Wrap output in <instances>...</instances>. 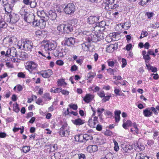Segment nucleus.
Returning a JSON list of instances; mask_svg holds the SVG:
<instances>
[{"label": "nucleus", "instance_id": "58836bf2", "mask_svg": "<svg viewBox=\"0 0 159 159\" xmlns=\"http://www.w3.org/2000/svg\"><path fill=\"white\" fill-rule=\"evenodd\" d=\"M88 149H91L93 152H95L98 150V147L96 145H90L88 147Z\"/></svg>", "mask_w": 159, "mask_h": 159}, {"label": "nucleus", "instance_id": "4d7b16f0", "mask_svg": "<svg viewBox=\"0 0 159 159\" xmlns=\"http://www.w3.org/2000/svg\"><path fill=\"white\" fill-rule=\"evenodd\" d=\"M98 95L101 98H104L105 96V94L103 91H101L98 93Z\"/></svg>", "mask_w": 159, "mask_h": 159}, {"label": "nucleus", "instance_id": "774afa93", "mask_svg": "<svg viewBox=\"0 0 159 159\" xmlns=\"http://www.w3.org/2000/svg\"><path fill=\"white\" fill-rule=\"evenodd\" d=\"M61 93L64 95H69V92L65 90L64 89H61Z\"/></svg>", "mask_w": 159, "mask_h": 159}, {"label": "nucleus", "instance_id": "bb28decb", "mask_svg": "<svg viewBox=\"0 0 159 159\" xmlns=\"http://www.w3.org/2000/svg\"><path fill=\"white\" fill-rule=\"evenodd\" d=\"M121 112V111L120 110H116L115 111V118L116 121L117 122H118L120 120V115Z\"/></svg>", "mask_w": 159, "mask_h": 159}, {"label": "nucleus", "instance_id": "1a4fd4ad", "mask_svg": "<svg viewBox=\"0 0 159 159\" xmlns=\"http://www.w3.org/2000/svg\"><path fill=\"white\" fill-rule=\"evenodd\" d=\"M37 15L41 19H44V21L48 20V15L43 10H38L37 11Z\"/></svg>", "mask_w": 159, "mask_h": 159}, {"label": "nucleus", "instance_id": "4be33fe9", "mask_svg": "<svg viewBox=\"0 0 159 159\" xmlns=\"http://www.w3.org/2000/svg\"><path fill=\"white\" fill-rule=\"evenodd\" d=\"M105 157L102 158L103 159H113V154L110 152L107 153L106 151L104 152Z\"/></svg>", "mask_w": 159, "mask_h": 159}, {"label": "nucleus", "instance_id": "680f3d73", "mask_svg": "<svg viewBox=\"0 0 159 159\" xmlns=\"http://www.w3.org/2000/svg\"><path fill=\"white\" fill-rule=\"evenodd\" d=\"M20 57L22 58H26L27 57V54L25 52H21Z\"/></svg>", "mask_w": 159, "mask_h": 159}, {"label": "nucleus", "instance_id": "0e129e2a", "mask_svg": "<svg viewBox=\"0 0 159 159\" xmlns=\"http://www.w3.org/2000/svg\"><path fill=\"white\" fill-rule=\"evenodd\" d=\"M128 24H127V22H125L124 23L122 24V25L121 26L122 28L123 29H125V26L126 27L129 28L130 26L129 25V22H128Z\"/></svg>", "mask_w": 159, "mask_h": 159}, {"label": "nucleus", "instance_id": "69168bd1", "mask_svg": "<svg viewBox=\"0 0 159 159\" xmlns=\"http://www.w3.org/2000/svg\"><path fill=\"white\" fill-rule=\"evenodd\" d=\"M121 62L122 63L121 67L122 68H124L126 66L127 64L126 60L124 58H122V59Z\"/></svg>", "mask_w": 159, "mask_h": 159}, {"label": "nucleus", "instance_id": "4468645a", "mask_svg": "<svg viewBox=\"0 0 159 159\" xmlns=\"http://www.w3.org/2000/svg\"><path fill=\"white\" fill-rule=\"evenodd\" d=\"M52 74V72L51 70L48 69L44 71L41 75L44 78H48Z\"/></svg>", "mask_w": 159, "mask_h": 159}, {"label": "nucleus", "instance_id": "20e7f679", "mask_svg": "<svg viewBox=\"0 0 159 159\" xmlns=\"http://www.w3.org/2000/svg\"><path fill=\"white\" fill-rule=\"evenodd\" d=\"M17 42V38L15 36L7 37L3 40V43L8 46H10L13 44L16 43Z\"/></svg>", "mask_w": 159, "mask_h": 159}, {"label": "nucleus", "instance_id": "9b49d317", "mask_svg": "<svg viewBox=\"0 0 159 159\" xmlns=\"http://www.w3.org/2000/svg\"><path fill=\"white\" fill-rule=\"evenodd\" d=\"M117 44H111L109 45H107L106 48V51L107 52L111 53L113 52L117 48Z\"/></svg>", "mask_w": 159, "mask_h": 159}, {"label": "nucleus", "instance_id": "603ef678", "mask_svg": "<svg viewBox=\"0 0 159 159\" xmlns=\"http://www.w3.org/2000/svg\"><path fill=\"white\" fill-rule=\"evenodd\" d=\"M148 35V33L145 31H143L141 34V36H140V38L142 39L145 37L147 36Z\"/></svg>", "mask_w": 159, "mask_h": 159}, {"label": "nucleus", "instance_id": "09e8293b", "mask_svg": "<svg viewBox=\"0 0 159 159\" xmlns=\"http://www.w3.org/2000/svg\"><path fill=\"white\" fill-rule=\"evenodd\" d=\"M100 26L101 28H104L105 29L104 27L106 25V22L104 21H102L99 23H97Z\"/></svg>", "mask_w": 159, "mask_h": 159}, {"label": "nucleus", "instance_id": "e433bc0d", "mask_svg": "<svg viewBox=\"0 0 159 159\" xmlns=\"http://www.w3.org/2000/svg\"><path fill=\"white\" fill-rule=\"evenodd\" d=\"M104 109L103 108H98L97 110L98 116L100 118H102V112L104 111Z\"/></svg>", "mask_w": 159, "mask_h": 159}, {"label": "nucleus", "instance_id": "a18cd8bd", "mask_svg": "<svg viewBox=\"0 0 159 159\" xmlns=\"http://www.w3.org/2000/svg\"><path fill=\"white\" fill-rule=\"evenodd\" d=\"M96 76V73L91 72H89L87 76V80L90 78H93Z\"/></svg>", "mask_w": 159, "mask_h": 159}, {"label": "nucleus", "instance_id": "a211bd4d", "mask_svg": "<svg viewBox=\"0 0 159 159\" xmlns=\"http://www.w3.org/2000/svg\"><path fill=\"white\" fill-rule=\"evenodd\" d=\"M72 122L76 126L80 125L84 123V120L81 119L80 118L72 120Z\"/></svg>", "mask_w": 159, "mask_h": 159}, {"label": "nucleus", "instance_id": "052dcab7", "mask_svg": "<svg viewBox=\"0 0 159 159\" xmlns=\"http://www.w3.org/2000/svg\"><path fill=\"white\" fill-rule=\"evenodd\" d=\"M66 83H65L64 81L63 80H60L58 82V85L59 86H62L64 85H66Z\"/></svg>", "mask_w": 159, "mask_h": 159}, {"label": "nucleus", "instance_id": "39448f33", "mask_svg": "<svg viewBox=\"0 0 159 159\" xmlns=\"http://www.w3.org/2000/svg\"><path fill=\"white\" fill-rule=\"evenodd\" d=\"M70 130L66 123H64L62 125L59 131L60 135L61 137L68 136L69 135Z\"/></svg>", "mask_w": 159, "mask_h": 159}, {"label": "nucleus", "instance_id": "cd10ccee", "mask_svg": "<svg viewBox=\"0 0 159 159\" xmlns=\"http://www.w3.org/2000/svg\"><path fill=\"white\" fill-rule=\"evenodd\" d=\"M19 13L23 17L26 15H27L28 12L26 11L25 6L22 7Z\"/></svg>", "mask_w": 159, "mask_h": 159}, {"label": "nucleus", "instance_id": "f704fd0d", "mask_svg": "<svg viewBox=\"0 0 159 159\" xmlns=\"http://www.w3.org/2000/svg\"><path fill=\"white\" fill-rule=\"evenodd\" d=\"M47 21H44V19H41L40 20L39 25V27L40 28L43 29L45 27L46 22Z\"/></svg>", "mask_w": 159, "mask_h": 159}, {"label": "nucleus", "instance_id": "c85d7f7f", "mask_svg": "<svg viewBox=\"0 0 159 159\" xmlns=\"http://www.w3.org/2000/svg\"><path fill=\"white\" fill-rule=\"evenodd\" d=\"M89 42H86L81 44L82 48L85 51H88L89 50L90 45L89 44Z\"/></svg>", "mask_w": 159, "mask_h": 159}, {"label": "nucleus", "instance_id": "e2e57ef3", "mask_svg": "<svg viewBox=\"0 0 159 159\" xmlns=\"http://www.w3.org/2000/svg\"><path fill=\"white\" fill-rule=\"evenodd\" d=\"M8 3L7 0H0V4L4 6Z\"/></svg>", "mask_w": 159, "mask_h": 159}, {"label": "nucleus", "instance_id": "c756f323", "mask_svg": "<svg viewBox=\"0 0 159 159\" xmlns=\"http://www.w3.org/2000/svg\"><path fill=\"white\" fill-rule=\"evenodd\" d=\"M132 125V122L129 120H127L126 122H124L123 127L125 129H127V127L131 126Z\"/></svg>", "mask_w": 159, "mask_h": 159}, {"label": "nucleus", "instance_id": "a19ab883", "mask_svg": "<svg viewBox=\"0 0 159 159\" xmlns=\"http://www.w3.org/2000/svg\"><path fill=\"white\" fill-rule=\"evenodd\" d=\"M84 140L87 141L89 140H92L93 139V137L87 134H84Z\"/></svg>", "mask_w": 159, "mask_h": 159}, {"label": "nucleus", "instance_id": "de8ad7c7", "mask_svg": "<svg viewBox=\"0 0 159 159\" xmlns=\"http://www.w3.org/2000/svg\"><path fill=\"white\" fill-rule=\"evenodd\" d=\"M57 149V144H54L51 145L50 147V151L51 152L54 151Z\"/></svg>", "mask_w": 159, "mask_h": 159}, {"label": "nucleus", "instance_id": "dca6fc26", "mask_svg": "<svg viewBox=\"0 0 159 159\" xmlns=\"http://www.w3.org/2000/svg\"><path fill=\"white\" fill-rule=\"evenodd\" d=\"M64 33H69L73 30L72 25L70 24H64Z\"/></svg>", "mask_w": 159, "mask_h": 159}, {"label": "nucleus", "instance_id": "864d4df0", "mask_svg": "<svg viewBox=\"0 0 159 159\" xmlns=\"http://www.w3.org/2000/svg\"><path fill=\"white\" fill-rule=\"evenodd\" d=\"M151 0H141V2L140 3L141 5L143 6L149 2H151Z\"/></svg>", "mask_w": 159, "mask_h": 159}, {"label": "nucleus", "instance_id": "0eeeda50", "mask_svg": "<svg viewBox=\"0 0 159 159\" xmlns=\"http://www.w3.org/2000/svg\"><path fill=\"white\" fill-rule=\"evenodd\" d=\"M8 17V18L10 19V20H8V21L12 23H16L19 19V15L14 13L10 14Z\"/></svg>", "mask_w": 159, "mask_h": 159}, {"label": "nucleus", "instance_id": "c03bdc74", "mask_svg": "<svg viewBox=\"0 0 159 159\" xmlns=\"http://www.w3.org/2000/svg\"><path fill=\"white\" fill-rule=\"evenodd\" d=\"M144 155V154L142 153H137L136 155V159H143Z\"/></svg>", "mask_w": 159, "mask_h": 159}, {"label": "nucleus", "instance_id": "6e6552de", "mask_svg": "<svg viewBox=\"0 0 159 159\" xmlns=\"http://www.w3.org/2000/svg\"><path fill=\"white\" fill-rule=\"evenodd\" d=\"M43 46H44V49L45 51H50L54 50L56 45L51 42H47Z\"/></svg>", "mask_w": 159, "mask_h": 159}, {"label": "nucleus", "instance_id": "8fccbe9b", "mask_svg": "<svg viewBox=\"0 0 159 159\" xmlns=\"http://www.w3.org/2000/svg\"><path fill=\"white\" fill-rule=\"evenodd\" d=\"M43 98L45 99V100H50L51 99V97H50V94L48 93H46L44 95Z\"/></svg>", "mask_w": 159, "mask_h": 159}, {"label": "nucleus", "instance_id": "4c0bfd02", "mask_svg": "<svg viewBox=\"0 0 159 159\" xmlns=\"http://www.w3.org/2000/svg\"><path fill=\"white\" fill-rule=\"evenodd\" d=\"M53 54L54 56L56 57H61L63 56L62 53L59 52V51L55 50L54 51Z\"/></svg>", "mask_w": 159, "mask_h": 159}, {"label": "nucleus", "instance_id": "2eb2a0df", "mask_svg": "<svg viewBox=\"0 0 159 159\" xmlns=\"http://www.w3.org/2000/svg\"><path fill=\"white\" fill-rule=\"evenodd\" d=\"M99 17L90 16L88 18V21L90 24H93L99 20Z\"/></svg>", "mask_w": 159, "mask_h": 159}, {"label": "nucleus", "instance_id": "338daca9", "mask_svg": "<svg viewBox=\"0 0 159 159\" xmlns=\"http://www.w3.org/2000/svg\"><path fill=\"white\" fill-rule=\"evenodd\" d=\"M107 62L108 63V65L111 67H113L115 63V62L113 61H107Z\"/></svg>", "mask_w": 159, "mask_h": 159}, {"label": "nucleus", "instance_id": "6e6d98bb", "mask_svg": "<svg viewBox=\"0 0 159 159\" xmlns=\"http://www.w3.org/2000/svg\"><path fill=\"white\" fill-rule=\"evenodd\" d=\"M69 106L70 108L73 109L74 110H76L77 109V105L71 104L69 105Z\"/></svg>", "mask_w": 159, "mask_h": 159}, {"label": "nucleus", "instance_id": "aec40b11", "mask_svg": "<svg viewBox=\"0 0 159 159\" xmlns=\"http://www.w3.org/2000/svg\"><path fill=\"white\" fill-rule=\"evenodd\" d=\"M93 98V95L90 94H87L84 97V100L86 102L89 103L92 101Z\"/></svg>", "mask_w": 159, "mask_h": 159}, {"label": "nucleus", "instance_id": "a878e982", "mask_svg": "<svg viewBox=\"0 0 159 159\" xmlns=\"http://www.w3.org/2000/svg\"><path fill=\"white\" fill-rule=\"evenodd\" d=\"M75 139L76 141L83 142L84 140V135L78 134L75 136Z\"/></svg>", "mask_w": 159, "mask_h": 159}, {"label": "nucleus", "instance_id": "473e14b6", "mask_svg": "<svg viewBox=\"0 0 159 159\" xmlns=\"http://www.w3.org/2000/svg\"><path fill=\"white\" fill-rule=\"evenodd\" d=\"M122 148L124 152H126L131 150L132 148L131 146L128 144L123 146Z\"/></svg>", "mask_w": 159, "mask_h": 159}, {"label": "nucleus", "instance_id": "ddd939ff", "mask_svg": "<svg viewBox=\"0 0 159 159\" xmlns=\"http://www.w3.org/2000/svg\"><path fill=\"white\" fill-rule=\"evenodd\" d=\"M75 42V39L73 38H66L65 40V44L67 45L68 46H74Z\"/></svg>", "mask_w": 159, "mask_h": 159}, {"label": "nucleus", "instance_id": "7c9ffc66", "mask_svg": "<svg viewBox=\"0 0 159 159\" xmlns=\"http://www.w3.org/2000/svg\"><path fill=\"white\" fill-rule=\"evenodd\" d=\"M12 7V6L8 3L4 6V9L6 12L9 13L11 11Z\"/></svg>", "mask_w": 159, "mask_h": 159}, {"label": "nucleus", "instance_id": "f8f14e48", "mask_svg": "<svg viewBox=\"0 0 159 159\" xmlns=\"http://www.w3.org/2000/svg\"><path fill=\"white\" fill-rule=\"evenodd\" d=\"M23 18L25 21L27 23H30L34 19V17L33 14H29L28 13L27 15L24 16Z\"/></svg>", "mask_w": 159, "mask_h": 159}, {"label": "nucleus", "instance_id": "f257e3e1", "mask_svg": "<svg viewBox=\"0 0 159 159\" xmlns=\"http://www.w3.org/2000/svg\"><path fill=\"white\" fill-rule=\"evenodd\" d=\"M80 33L81 35L86 36L85 37L88 42H96L103 39L104 38L103 35L101 34H96L87 31H84Z\"/></svg>", "mask_w": 159, "mask_h": 159}, {"label": "nucleus", "instance_id": "7ed1b4c3", "mask_svg": "<svg viewBox=\"0 0 159 159\" xmlns=\"http://www.w3.org/2000/svg\"><path fill=\"white\" fill-rule=\"evenodd\" d=\"M22 45L23 49L25 51L30 52L32 51L34 46L32 42L27 39L24 40Z\"/></svg>", "mask_w": 159, "mask_h": 159}, {"label": "nucleus", "instance_id": "5fc2aeb1", "mask_svg": "<svg viewBox=\"0 0 159 159\" xmlns=\"http://www.w3.org/2000/svg\"><path fill=\"white\" fill-rule=\"evenodd\" d=\"M39 21L40 20H36L35 21H33V26L34 27L39 26Z\"/></svg>", "mask_w": 159, "mask_h": 159}, {"label": "nucleus", "instance_id": "f3484780", "mask_svg": "<svg viewBox=\"0 0 159 159\" xmlns=\"http://www.w3.org/2000/svg\"><path fill=\"white\" fill-rule=\"evenodd\" d=\"M48 19L49 18L50 20H53L56 19L57 17V15L55 11H50L48 12Z\"/></svg>", "mask_w": 159, "mask_h": 159}, {"label": "nucleus", "instance_id": "37998d69", "mask_svg": "<svg viewBox=\"0 0 159 159\" xmlns=\"http://www.w3.org/2000/svg\"><path fill=\"white\" fill-rule=\"evenodd\" d=\"M113 142L114 143V150L116 151H118L119 149V148L118 146V144L117 142L116 141L115 139L113 140Z\"/></svg>", "mask_w": 159, "mask_h": 159}, {"label": "nucleus", "instance_id": "13d9d810", "mask_svg": "<svg viewBox=\"0 0 159 159\" xmlns=\"http://www.w3.org/2000/svg\"><path fill=\"white\" fill-rule=\"evenodd\" d=\"M92 117L90 118L89 120V125H90L92 127H94V125H93V123L94 121L93 120Z\"/></svg>", "mask_w": 159, "mask_h": 159}, {"label": "nucleus", "instance_id": "2f4dec72", "mask_svg": "<svg viewBox=\"0 0 159 159\" xmlns=\"http://www.w3.org/2000/svg\"><path fill=\"white\" fill-rule=\"evenodd\" d=\"M64 24L59 25L57 27V30L60 33H64Z\"/></svg>", "mask_w": 159, "mask_h": 159}, {"label": "nucleus", "instance_id": "f03ea898", "mask_svg": "<svg viewBox=\"0 0 159 159\" xmlns=\"http://www.w3.org/2000/svg\"><path fill=\"white\" fill-rule=\"evenodd\" d=\"M38 66L37 64L33 61H28L25 63V67L30 73H32L37 70Z\"/></svg>", "mask_w": 159, "mask_h": 159}, {"label": "nucleus", "instance_id": "bf43d9fd", "mask_svg": "<svg viewBox=\"0 0 159 159\" xmlns=\"http://www.w3.org/2000/svg\"><path fill=\"white\" fill-rule=\"evenodd\" d=\"M146 15L148 19L151 18L154 15V13L153 12H147L146 13Z\"/></svg>", "mask_w": 159, "mask_h": 159}, {"label": "nucleus", "instance_id": "ea45409f", "mask_svg": "<svg viewBox=\"0 0 159 159\" xmlns=\"http://www.w3.org/2000/svg\"><path fill=\"white\" fill-rule=\"evenodd\" d=\"M60 155L59 152L55 153L54 154L51 156V159H59L60 158Z\"/></svg>", "mask_w": 159, "mask_h": 159}, {"label": "nucleus", "instance_id": "9d476101", "mask_svg": "<svg viewBox=\"0 0 159 159\" xmlns=\"http://www.w3.org/2000/svg\"><path fill=\"white\" fill-rule=\"evenodd\" d=\"M23 2L26 5H29L31 8H34L37 5V2L35 0L33 1L30 0H23Z\"/></svg>", "mask_w": 159, "mask_h": 159}, {"label": "nucleus", "instance_id": "5701e85b", "mask_svg": "<svg viewBox=\"0 0 159 159\" xmlns=\"http://www.w3.org/2000/svg\"><path fill=\"white\" fill-rule=\"evenodd\" d=\"M35 34L37 36L44 37L45 35L47 34V32L44 30H38L35 32Z\"/></svg>", "mask_w": 159, "mask_h": 159}, {"label": "nucleus", "instance_id": "393cba45", "mask_svg": "<svg viewBox=\"0 0 159 159\" xmlns=\"http://www.w3.org/2000/svg\"><path fill=\"white\" fill-rule=\"evenodd\" d=\"M7 25V24L4 21L3 19L0 16V29L5 28Z\"/></svg>", "mask_w": 159, "mask_h": 159}, {"label": "nucleus", "instance_id": "6ab92c4d", "mask_svg": "<svg viewBox=\"0 0 159 159\" xmlns=\"http://www.w3.org/2000/svg\"><path fill=\"white\" fill-rule=\"evenodd\" d=\"M143 114L145 117H150L152 115V113L151 110L150 108H147L143 110Z\"/></svg>", "mask_w": 159, "mask_h": 159}, {"label": "nucleus", "instance_id": "b1692460", "mask_svg": "<svg viewBox=\"0 0 159 159\" xmlns=\"http://www.w3.org/2000/svg\"><path fill=\"white\" fill-rule=\"evenodd\" d=\"M142 54L143 56V58L145 60L146 63H148V61L151 59V58L149 56V55L147 53L146 54V52L145 51H143L142 52Z\"/></svg>", "mask_w": 159, "mask_h": 159}, {"label": "nucleus", "instance_id": "3c124183", "mask_svg": "<svg viewBox=\"0 0 159 159\" xmlns=\"http://www.w3.org/2000/svg\"><path fill=\"white\" fill-rule=\"evenodd\" d=\"M111 94H110V95H108L107 96H105L102 99V101L103 102H106L107 101H108L109 100V99L111 97Z\"/></svg>", "mask_w": 159, "mask_h": 159}, {"label": "nucleus", "instance_id": "412c9836", "mask_svg": "<svg viewBox=\"0 0 159 159\" xmlns=\"http://www.w3.org/2000/svg\"><path fill=\"white\" fill-rule=\"evenodd\" d=\"M133 127L130 129V131L132 133L134 134H137L138 133L139 129L137 128L136 124L134 123L132 124Z\"/></svg>", "mask_w": 159, "mask_h": 159}, {"label": "nucleus", "instance_id": "49530a36", "mask_svg": "<svg viewBox=\"0 0 159 159\" xmlns=\"http://www.w3.org/2000/svg\"><path fill=\"white\" fill-rule=\"evenodd\" d=\"M13 110L17 113L19 111L20 109L18 107V105L17 103L13 104Z\"/></svg>", "mask_w": 159, "mask_h": 159}, {"label": "nucleus", "instance_id": "423d86ee", "mask_svg": "<svg viewBox=\"0 0 159 159\" xmlns=\"http://www.w3.org/2000/svg\"><path fill=\"white\" fill-rule=\"evenodd\" d=\"M75 10L74 5L72 3H69L65 6L64 11L66 14L71 15L74 13Z\"/></svg>", "mask_w": 159, "mask_h": 159}, {"label": "nucleus", "instance_id": "79ce46f5", "mask_svg": "<svg viewBox=\"0 0 159 159\" xmlns=\"http://www.w3.org/2000/svg\"><path fill=\"white\" fill-rule=\"evenodd\" d=\"M30 150V147L29 146H25L22 147V151L24 153H26Z\"/></svg>", "mask_w": 159, "mask_h": 159}, {"label": "nucleus", "instance_id": "c9c22d12", "mask_svg": "<svg viewBox=\"0 0 159 159\" xmlns=\"http://www.w3.org/2000/svg\"><path fill=\"white\" fill-rule=\"evenodd\" d=\"M96 25L94 27V30L96 32L97 34L98 32H100L104 30V28H101L97 23Z\"/></svg>", "mask_w": 159, "mask_h": 159}, {"label": "nucleus", "instance_id": "72a5a7b5", "mask_svg": "<svg viewBox=\"0 0 159 159\" xmlns=\"http://www.w3.org/2000/svg\"><path fill=\"white\" fill-rule=\"evenodd\" d=\"M17 52L16 49L14 47L11 48V56L13 57H17Z\"/></svg>", "mask_w": 159, "mask_h": 159}]
</instances>
